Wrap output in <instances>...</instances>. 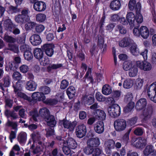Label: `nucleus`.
Returning <instances> with one entry per match:
<instances>
[{
	"mask_svg": "<svg viewBox=\"0 0 156 156\" xmlns=\"http://www.w3.org/2000/svg\"><path fill=\"white\" fill-rule=\"evenodd\" d=\"M40 116L45 119L47 125L51 127H54L56 124L54 116L50 115L48 110L45 108L41 109L39 112Z\"/></svg>",
	"mask_w": 156,
	"mask_h": 156,
	"instance_id": "nucleus-1",
	"label": "nucleus"
},
{
	"mask_svg": "<svg viewBox=\"0 0 156 156\" xmlns=\"http://www.w3.org/2000/svg\"><path fill=\"white\" fill-rule=\"evenodd\" d=\"M21 84L22 81H18L15 85H13L14 92L18 97L30 101V98L21 92L22 88Z\"/></svg>",
	"mask_w": 156,
	"mask_h": 156,
	"instance_id": "nucleus-2",
	"label": "nucleus"
},
{
	"mask_svg": "<svg viewBox=\"0 0 156 156\" xmlns=\"http://www.w3.org/2000/svg\"><path fill=\"white\" fill-rule=\"evenodd\" d=\"M108 112L111 116L113 117H117L120 114V107L118 104H113L108 107Z\"/></svg>",
	"mask_w": 156,
	"mask_h": 156,
	"instance_id": "nucleus-3",
	"label": "nucleus"
},
{
	"mask_svg": "<svg viewBox=\"0 0 156 156\" xmlns=\"http://www.w3.org/2000/svg\"><path fill=\"white\" fill-rule=\"evenodd\" d=\"M59 124L60 126H63L64 128L68 129L69 131H73L76 125V122L75 121L72 122L64 119L59 121Z\"/></svg>",
	"mask_w": 156,
	"mask_h": 156,
	"instance_id": "nucleus-4",
	"label": "nucleus"
},
{
	"mask_svg": "<svg viewBox=\"0 0 156 156\" xmlns=\"http://www.w3.org/2000/svg\"><path fill=\"white\" fill-rule=\"evenodd\" d=\"M136 65L140 70L144 71H150L152 68L151 64L145 61H137L136 62Z\"/></svg>",
	"mask_w": 156,
	"mask_h": 156,
	"instance_id": "nucleus-5",
	"label": "nucleus"
},
{
	"mask_svg": "<svg viewBox=\"0 0 156 156\" xmlns=\"http://www.w3.org/2000/svg\"><path fill=\"white\" fill-rule=\"evenodd\" d=\"M115 129L118 131H121L124 130L126 126V121L123 119L115 120L114 123Z\"/></svg>",
	"mask_w": 156,
	"mask_h": 156,
	"instance_id": "nucleus-6",
	"label": "nucleus"
},
{
	"mask_svg": "<svg viewBox=\"0 0 156 156\" xmlns=\"http://www.w3.org/2000/svg\"><path fill=\"white\" fill-rule=\"evenodd\" d=\"M147 93L151 100L156 103V82L151 85L148 89Z\"/></svg>",
	"mask_w": 156,
	"mask_h": 156,
	"instance_id": "nucleus-7",
	"label": "nucleus"
},
{
	"mask_svg": "<svg viewBox=\"0 0 156 156\" xmlns=\"http://www.w3.org/2000/svg\"><path fill=\"white\" fill-rule=\"evenodd\" d=\"M131 143L132 145L137 147L140 148L145 145L147 144L146 140L144 138H132Z\"/></svg>",
	"mask_w": 156,
	"mask_h": 156,
	"instance_id": "nucleus-8",
	"label": "nucleus"
},
{
	"mask_svg": "<svg viewBox=\"0 0 156 156\" xmlns=\"http://www.w3.org/2000/svg\"><path fill=\"white\" fill-rule=\"evenodd\" d=\"M42 49L44 50L45 54L48 56L51 57L54 53V45L52 44H46L41 47Z\"/></svg>",
	"mask_w": 156,
	"mask_h": 156,
	"instance_id": "nucleus-9",
	"label": "nucleus"
},
{
	"mask_svg": "<svg viewBox=\"0 0 156 156\" xmlns=\"http://www.w3.org/2000/svg\"><path fill=\"white\" fill-rule=\"evenodd\" d=\"M86 132V126L83 124L79 126L76 129V135L79 138H82L84 136Z\"/></svg>",
	"mask_w": 156,
	"mask_h": 156,
	"instance_id": "nucleus-10",
	"label": "nucleus"
},
{
	"mask_svg": "<svg viewBox=\"0 0 156 156\" xmlns=\"http://www.w3.org/2000/svg\"><path fill=\"white\" fill-rule=\"evenodd\" d=\"M6 125L8 126H11L13 128L15 129V131H12L9 136V139L10 140L11 142H12V139L15 138L16 137V133L17 131V125L16 123L11 122L8 121Z\"/></svg>",
	"mask_w": 156,
	"mask_h": 156,
	"instance_id": "nucleus-11",
	"label": "nucleus"
},
{
	"mask_svg": "<svg viewBox=\"0 0 156 156\" xmlns=\"http://www.w3.org/2000/svg\"><path fill=\"white\" fill-rule=\"evenodd\" d=\"M126 18L128 20L130 27L133 28L136 26L135 22V16L132 12H128L126 15Z\"/></svg>",
	"mask_w": 156,
	"mask_h": 156,
	"instance_id": "nucleus-12",
	"label": "nucleus"
},
{
	"mask_svg": "<svg viewBox=\"0 0 156 156\" xmlns=\"http://www.w3.org/2000/svg\"><path fill=\"white\" fill-rule=\"evenodd\" d=\"M34 8L36 11L41 12L44 11L46 8V5L43 2L37 1L34 3Z\"/></svg>",
	"mask_w": 156,
	"mask_h": 156,
	"instance_id": "nucleus-13",
	"label": "nucleus"
},
{
	"mask_svg": "<svg viewBox=\"0 0 156 156\" xmlns=\"http://www.w3.org/2000/svg\"><path fill=\"white\" fill-rule=\"evenodd\" d=\"M32 98L34 100L43 101L44 103L46 97L41 92H35L33 93L32 95Z\"/></svg>",
	"mask_w": 156,
	"mask_h": 156,
	"instance_id": "nucleus-14",
	"label": "nucleus"
},
{
	"mask_svg": "<svg viewBox=\"0 0 156 156\" xmlns=\"http://www.w3.org/2000/svg\"><path fill=\"white\" fill-rule=\"evenodd\" d=\"M100 143L99 139L97 137L92 138L87 141L88 146L91 147H97L100 144Z\"/></svg>",
	"mask_w": 156,
	"mask_h": 156,
	"instance_id": "nucleus-15",
	"label": "nucleus"
},
{
	"mask_svg": "<svg viewBox=\"0 0 156 156\" xmlns=\"http://www.w3.org/2000/svg\"><path fill=\"white\" fill-rule=\"evenodd\" d=\"M147 105V101L146 99L142 98L136 102L135 108L137 110H141L143 109Z\"/></svg>",
	"mask_w": 156,
	"mask_h": 156,
	"instance_id": "nucleus-16",
	"label": "nucleus"
},
{
	"mask_svg": "<svg viewBox=\"0 0 156 156\" xmlns=\"http://www.w3.org/2000/svg\"><path fill=\"white\" fill-rule=\"evenodd\" d=\"M94 129L95 131L98 134H101L103 132L104 130V123L102 121L97 122L94 125Z\"/></svg>",
	"mask_w": 156,
	"mask_h": 156,
	"instance_id": "nucleus-17",
	"label": "nucleus"
},
{
	"mask_svg": "<svg viewBox=\"0 0 156 156\" xmlns=\"http://www.w3.org/2000/svg\"><path fill=\"white\" fill-rule=\"evenodd\" d=\"M106 152L108 154L110 153V150L114 147L115 142L112 139L106 140L104 144Z\"/></svg>",
	"mask_w": 156,
	"mask_h": 156,
	"instance_id": "nucleus-18",
	"label": "nucleus"
},
{
	"mask_svg": "<svg viewBox=\"0 0 156 156\" xmlns=\"http://www.w3.org/2000/svg\"><path fill=\"white\" fill-rule=\"evenodd\" d=\"M30 40L31 43L35 46L40 44L41 42L40 37L37 34H34L31 36Z\"/></svg>",
	"mask_w": 156,
	"mask_h": 156,
	"instance_id": "nucleus-19",
	"label": "nucleus"
},
{
	"mask_svg": "<svg viewBox=\"0 0 156 156\" xmlns=\"http://www.w3.org/2000/svg\"><path fill=\"white\" fill-rule=\"evenodd\" d=\"M140 35L144 39H147L149 36V31L148 29L145 26H143L140 28Z\"/></svg>",
	"mask_w": 156,
	"mask_h": 156,
	"instance_id": "nucleus-20",
	"label": "nucleus"
},
{
	"mask_svg": "<svg viewBox=\"0 0 156 156\" xmlns=\"http://www.w3.org/2000/svg\"><path fill=\"white\" fill-rule=\"evenodd\" d=\"M133 43V40L130 38H124L119 41V45L122 47H126L129 46L131 43Z\"/></svg>",
	"mask_w": 156,
	"mask_h": 156,
	"instance_id": "nucleus-21",
	"label": "nucleus"
},
{
	"mask_svg": "<svg viewBox=\"0 0 156 156\" xmlns=\"http://www.w3.org/2000/svg\"><path fill=\"white\" fill-rule=\"evenodd\" d=\"M129 50L131 53L134 55L137 56L139 54V51L137 45L134 43H131L129 46Z\"/></svg>",
	"mask_w": 156,
	"mask_h": 156,
	"instance_id": "nucleus-22",
	"label": "nucleus"
},
{
	"mask_svg": "<svg viewBox=\"0 0 156 156\" xmlns=\"http://www.w3.org/2000/svg\"><path fill=\"white\" fill-rule=\"evenodd\" d=\"M128 6L129 9L131 10H133L135 9H137V10L139 11L141 8L140 3H137L136 5L135 0H130L129 2Z\"/></svg>",
	"mask_w": 156,
	"mask_h": 156,
	"instance_id": "nucleus-23",
	"label": "nucleus"
},
{
	"mask_svg": "<svg viewBox=\"0 0 156 156\" xmlns=\"http://www.w3.org/2000/svg\"><path fill=\"white\" fill-rule=\"evenodd\" d=\"M121 5V3L119 0H113L111 2L110 8L113 10L117 11L120 9Z\"/></svg>",
	"mask_w": 156,
	"mask_h": 156,
	"instance_id": "nucleus-24",
	"label": "nucleus"
},
{
	"mask_svg": "<svg viewBox=\"0 0 156 156\" xmlns=\"http://www.w3.org/2000/svg\"><path fill=\"white\" fill-rule=\"evenodd\" d=\"M37 84L34 81L30 80L27 82L26 85V88L30 91H34L37 88Z\"/></svg>",
	"mask_w": 156,
	"mask_h": 156,
	"instance_id": "nucleus-25",
	"label": "nucleus"
},
{
	"mask_svg": "<svg viewBox=\"0 0 156 156\" xmlns=\"http://www.w3.org/2000/svg\"><path fill=\"white\" fill-rule=\"evenodd\" d=\"M34 57L39 60H41L44 56V54L42 50L40 48H36L34 51Z\"/></svg>",
	"mask_w": 156,
	"mask_h": 156,
	"instance_id": "nucleus-26",
	"label": "nucleus"
},
{
	"mask_svg": "<svg viewBox=\"0 0 156 156\" xmlns=\"http://www.w3.org/2000/svg\"><path fill=\"white\" fill-rule=\"evenodd\" d=\"M4 27L5 30L9 31H12L14 25L11 20L9 19L6 20L4 23Z\"/></svg>",
	"mask_w": 156,
	"mask_h": 156,
	"instance_id": "nucleus-27",
	"label": "nucleus"
},
{
	"mask_svg": "<svg viewBox=\"0 0 156 156\" xmlns=\"http://www.w3.org/2000/svg\"><path fill=\"white\" fill-rule=\"evenodd\" d=\"M66 145L71 149H75L77 146V144L76 141L72 138H69L66 141Z\"/></svg>",
	"mask_w": 156,
	"mask_h": 156,
	"instance_id": "nucleus-28",
	"label": "nucleus"
},
{
	"mask_svg": "<svg viewBox=\"0 0 156 156\" xmlns=\"http://www.w3.org/2000/svg\"><path fill=\"white\" fill-rule=\"evenodd\" d=\"M138 72V69L136 63L135 65H133L132 68L129 70V75L130 77H135L137 75Z\"/></svg>",
	"mask_w": 156,
	"mask_h": 156,
	"instance_id": "nucleus-29",
	"label": "nucleus"
},
{
	"mask_svg": "<svg viewBox=\"0 0 156 156\" xmlns=\"http://www.w3.org/2000/svg\"><path fill=\"white\" fill-rule=\"evenodd\" d=\"M27 139V134L24 132H21L18 136V140L20 144L25 143Z\"/></svg>",
	"mask_w": 156,
	"mask_h": 156,
	"instance_id": "nucleus-30",
	"label": "nucleus"
},
{
	"mask_svg": "<svg viewBox=\"0 0 156 156\" xmlns=\"http://www.w3.org/2000/svg\"><path fill=\"white\" fill-rule=\"evenodd\" d=\"M112 92L111 87L108 85H105L103 86L102 90V92L103 94L108 95L110 94Z\"/></svg>",
	"mask_w": 156,
	"mask_h": 156,
	"instance_id": "nucleus-31",
	"label": "nucleus"
},
{
	"mask_svg": "<svg viewBox=\"0 0 156 156\" xmlns=\"http://www.w3.org/2000/svg\"><path fill=\"white\" fill-rule=\"evenodd\" d=\"M67 94L70 99L73 97L75 94V89L74 87L73 86L69 87L67 89L66 91Z\"/></svg>",
	"mask_w": 156,
	"mask_h": 156,
	"instance_id": "nucleus-32",
	"label": "nucleus"
},
{
	"mask_svg": "<svg viewBox=\"0 0 156 156\" xmlns=\"http://www.w3.org/2000/svg\"><path fill=\"white\" fill-rule=\"evenodd\" d=\"M16 64L13 61H11L9 62L8 64L5 66V70L6 71H9V69L12 70H15L17 67L16 66Z\"/></svg>",
	"mask_w": 156,
	"mask_h": 156,
	"instance_id": "nucleus-33",
	"label": "nucleus"
},
{
	"mask_svg": "<svg viewBox=\"0 0 156 156\" xmlns=\"http://www.w3.org/2000/svg\"><path fill=\"white\" fill-rule=\"evenodd\" d=\"M96 116L102 120H105L106 118V115L105 112L101 110L97 109L96 112Z\"/></svg>",
	"mask_w": 156,
	"mask_h": 156,
	"instance_id": "nucleus-34",
	"label": "nucleus"
},
{
	"mask_svg": "<svg viewBox=\"0 0 156 156\" xmlns=\"http://www.w3.org/2000/svg\"><path fill=\"white\" fill-rule=\"evenodd\" d=\"M133 84V81L130 79H127L125 80L123 84V87L126 89H129L131 87Z\"/></svg>",
	"mask_w": 156,
	"mask_h": 156,
	"instance_id": "nucleus-35",
	"label": "nucleus"
},
{
	"mask_svg": "<svg viewBox=\"0 0 156 156\" xmlns=\"http://www.w3.org/2000/svg\"><path fill=\"white\" fill-rule=\"evenodd\" d=\"M143 20V17L141 13L137 12L135 15V22L136 25L137 24H140L142 23Z\"/></svg>",
	"mask_w": 156,
	"mask_h": 156,
	"instance_id": "nucleus-36",
	"label": "nucleus"
},
{
	"mask_svg": "<svg viewBox=\"0 0 156 156\" xmlns=\"http://www.w3.org/2000/svg\"><path fill=\"white\" fill-rule=\"evenodd\" d=\"M29 115L31 116L30 120H33L35 121H37L38 116L37 112L36 110L30 111L29 113Z\"/></svg>",
	"mask_w": 156,
	"mask_h": 156,
	"instance_id": "nucleus-37",
	"label": "nucleus"
},
{
	"mask_svg": "<svg viewBox=\"0 0 156 156\" xmlns=\"http://www.w3.org/2000/svg\"><path fill=\"white\" fill-rule=\"evenodd\" d=\"M133 66V65L131 61H126L123 63V68L124 70L128 71L132 68Z\"/></svg>",
	"mask_w": 156,
	"mask_h": 156,
	"instance_id": "nucleus-38",
	"label": "nucleus"
},
{
	"mask_svg": "<svg viewBox=\"0 0 156 156\" xmlns=\"http://www.w3.org/2000/svg\"><path fill=\"white\" fill-rule=\"evenodd\" d=\"M154 151L153 146L152 145L147 146L144 151L145 155L148 156Z\"/></svg>",
	"mask_w": 156,
	"mask_h": 156,
	"instance_id": "nucleus-39",
	"label": "nucleus"
},
{
	"mask_svg": "<svg viewBox=\"0 0 156 156\" xmlns=\"http://www.w3.org/2000/svg\"><path fill=\"white\" fill-rule=\"evenodd\" d=\"M46 15L43 13H38L36 16V20L39 22H42L46 19Z\"/></svg>",
	"mask_w": 156,
	"mask_h": 156,
	"instance_id": "nucleus-40",
	"label": "nucleus"
},
{
	"mask_svg": "<svg viewBox=\"0 0 156 156\" xmlns=\"http://www.w3.org/2000/svg\"><path fill=\"white\" fill-rule=\"evenodd\" d=\"M134 103L133 102H130L124 109V111L126 113L130 112L133 108Z\"/></svg>",
	"mask_w": 156,
	"mask_h": 156,
	"instance_id": "nucleus-41",
	"label": "nucleus"
},
{
	"mask_svg": "<svg viewBox=\"0 0 156 156\" xmlns=\"http://www.w3.org/2000/svg\"><path fill=\"white\" fill-rule=\"evenodd\" d=\"M131 130V129H130L123 136L121 141L125 144H127L129 142V135L130 132Z\"/></svg>",
	"mask_w": 156,
	"mask_h": 156,
	"instance_id": "nucleus-42",
	"label": "nucleus"
},
{
	"mask_svg": "<svg viewBox=\"0 0 156 156\" xmlns=\"http://www.w3.org/2000/svg\"><path fill=\"white\" fill-rule=\"evenodd\" d=\"M20 147L18 144H15L12 148V150L10 153V156H15V154L14 151H17V154H19L18 152L20 150Z\"/></svg>",
	"mask_w": 156,
	"mask_h": 156,
	"instance_id": "nucleus-43",
	"label": "nucleus"
},
{
	"mask_svg": "<svg viewBox=\"0 0 156 156\" xmlns=\"http://www.w3.org/2000/svg\"><path fill=\"white\" fill-rule=\"evenodd\" d=\"M8 46L9 48L8 49L16 53H19V51L18 46L14 44H8Z\"/></svg>",
	"mask_w": 156,
	"mask_h": 156,
	"instance_id": "nucleus-44",
	"label": "nucleus"
},
{
	"mask_svg": "<svg viewBox=\"0 0 156 156\" xmlns=\"http://www.w3.org/2000/svg\"><path fill=\"white\" fill-rule=\"evenodd\" d=\"M39 90L44 95L49 94L51 91V89L48 87L44 86L41 87L39 88Z\"/></svg>",
	"mask_w": 156,
	"mask_h": 156,
	"instance_id": "nucleus-45",
	"label": "nucleus"
},
{
	"mask_svg": "<svg viewBox=\"0 0 156 156\" xmlns=\"http://www.w3.org/2000/svg\"><path fill=\"white\" fill-rule=\"evenodd\" d=\"M143 110L142 115L145 117H147L150 115L152 112V108L151 107L144 108Z\"/></svg>",
	"mask_w": 156,
	"mask_h": 156,
	"instance_id": "nucleus-46",
	"label": "nucleus"
},
{
	"mask_svg": "<svg viewBox=\"0 0 156 156\" xmlns=\"http://www.w3.org/2000/svg\"><path fill=\"white\" fill-rule=\"evenodd\" d=\"M143 80L142 79L138 78L136 80L135 82V88L136 89H140L143 86Z\"/></svg>",
	"mask_w": 156,
	"mask_h": 156,
	"instance_id": "nucleus-47",
	"label": "nucleus"
},
{
	"mask_svg": "<svg viewBox=\"0 0 156 156\" xmlns=\"http://www.w3.org/2000/svg\"><path fill=\"white\" fill-rule=\"evenodd\" d=\"M13 79L14 80L18 81H21L22 77L21 74L18 72H15L13 73L12 75Z\"/></svg>",
	"mask_w": 156,
	"mask_h": 156,
	"instance_id": "nucleus-48",
	"label": "nucleus"
},
{
	"mask_svg": "<svg viewBox=\"0 0 156 156\" xmlns=\"http://www.w3.org/2000/svg\"><path fill=\"white\" fill-rule=\"evenodd\" d=\"M24 56L25 59L28 61L31 60L33 58V55L30 50L25 51L24 54Z\"/></svg>",
	"mask_w": 156,
	"mask_h": 156,
	"instance_id": "nucleus-49",
	"label": "nucleus"
},
{
	"mask_svg": "<svg viewBox=\"0 0 156 156\" xmlns=\"http://www.w3.org/2000/svg\"><path fill=\"white\" fill-rule=\"evenodd\" d=\"M20 11V9L12 5L9 7V9L8 10V12L9 14L16 13L19 12Z\"/></svg>",
	"mask_w": 156,
	"mask_h": 156,
	"instance_id": "nucleus-50",
	"label": "nucleus"
},
{
	"mask_svg": "<svg viewBox=\"0 0 156 156\" xmlns=\"http://www.w3.org/2000/svg\"><path fill=\"white\" fill-rule=\"evenodd\" d=\"M36 25L35 22L30 21L27 22L25 25V28L26 30H28L33 28Z\"/></svg>",
	"mask_w": 156,
	"mask_h": 156,
	"instance_id": "nucleus-51",
	"label": "nucleus"
},
{
	"mask_svg": "<svg viewBox=\"0 0 156 156\" xmlns=\"http://www.w3.org/2000/svg\"><path fill=\"white\" fill-rule=\"evenodd\" d=\"M15 20L16 22L18 23H22L26 20L21 15V14H19L15 16Z\"/></svg>",
	"mask_w": 156,
	"mask_h": 156,
	"instance_id": "nucleus-52",
	"label": "nucleus"
},
{
	"mask_svg": "<svg viewBox=\"0 0 156 156\" xmlns=\"http://www.w3.org/2000/svg\"><path fill=\"white\" fill-rule=\"evenodd\" d=\"M96 98L99 101H104L106 100V98L103 96L100 92L96 93Z\"/></svg>",
	"mask_w": 156,
	"mask_h": 156,
	"instance_id": "nucleus-53",
	"label": "nucleus"
},
{
	"mask_svg": "<svg viewBox=\"0 0 156 156\" xmlns=\"http://www.w3.org/2000/svg\"><path fill=\"white\" fill-rule=\"evenodd\" d=\"M38 144L33 151V152L34 154L37 153L42 151L44 148V147L42 145L41 142H39Z\"/></svg>",
	"mask_w": 156,
	"mask_h": 156,
	"instance_id": "nucleus-54",
	"label": "nucleus"
},
{
	"mask_svg": "<svg viewBox=\"0 0 156 156\" xmlns=\"http://www.w3.org/2000/svg\"><path fill=\"white\" fill-rule=\"evenodd\" d=\"M29 12L30 11L29 10L27 9H24L22 10L21 15L26 20L29 18L28 14Z\"/></svg>",
	"mask_w": 156,
	"mask_h": 156,
	"instance_id": "nucleus-55",
	"label": "nucleus"
},
{
	"mask_svg": "<svg viewBox=\"0 0 156 156\" xmlns=\"http://www.w3.org/2000/svg\"><path fill=\"white\" fill-rule=\"evenodd\" d=\"M20 71L23 73H26L29 70V67L26 65H23L20 67Z\"/></svg>",
	"mask_w": 156,
	"mask_h": 156,
	"instance_id": "nucleus-56",
	"label": "nucleus"
},
{
	"mask_svg": "<svg viewBox=\"0 0 156 156\" xmlns=\"http://www.w3.org/2000/svg\"><path fill=\"white\" fill-rule=\"evenodd\" d=\"M40 63L41 65L45 66L49 64V61L48 58L47 57L42 58L39 60Z\"/></svg>",
	"mask_w": 156,
	"mask_h": 156,
	"instance_id": "nucleus-57",
	"label": "nucleus"
},
{
	"mask_svg": "<svg viewBox=\"0 0 156 156\" xmlns=\"http://www.w3.org/2000/svg\"><path fill=\"white\" fill-rule=\"evenodd\" d=\"M133 98V95L132 93L129 92L127 93L125 98V101L126 102H129V103L132 102Z\"/></svg>",
	"mask_w": 156,
	"mask_h": 156,
	"instance_id": "nucleus-58",
	"label": "nucleus"
},
{
	"mask_svg": "<svg viewBox=\"0 0 156 156\" xmlns=\"http://www.w3.org/2000/svg\"><path fill=\"white\" fill-rule=\"evenodd\" d=\"M4 39L5 41L9 42L14 43L16 41L14 38L7 35H5Z\"/></svg>",
	"mask_w": 156,
	"mask_h": 156,
	"instance_id": "nucleus-59",
	"label": "nucleus"
},
{
	"mask_svg": "<svg viewBox=\"0 0 156 156\" xmlns=\"http://www.w3.org/2000/svg\"><path fill=\"white\" fill-rule=\"evenodd\" d=\"M118 30L119 31V32L122 34H125L126 32V30L125 28L123 26L121 25H119L116 27Z\"/></svg>",
	"mask_w": 156,
	"mask_h": 156,
	"instance_id": "nucleus-60",
	"label": "nucleus"
},
{
	"mask_svg": "<svg viewBox=\"0 0 156 156\" xmlns=\"http://www.w3.org/2000/svg\"><path fill=\"white\" fill-rule=\"evenodd\" d=\"M30 48L29 46L26 44H24L21 45L20 47V50L21 51L25 52L30 50Z\"/></svg>",
	"mask_w": 156,
	"mask_h": 156,
	"instance_id": "nucleus-61",
	"label": "nucleus"
},
{
	"mask_svg": "<svg viewBox=\"0 0 156 156\" xmlns=\"http://www.w3.org/2000/svg\"><path fill=\"white\" fill-rule=\"evenodd\" d=\"M119 22L123 25H126L129 23L126 18L124 17H121L119 18Z\"/></svg>",
	"mask_w": 156,
	"mask_h": 156,
	"instance_id": "nucleus-62",
	"label": "nucleus"
},
{
	"mask_svg": "<svg viewBox=\"0 0 156 156\" xmlns=\"http://www.w3.org/2000/svg\"><path fill=\"white\" fill-rule=\"evenodd\" d=\"M69 85V82L66 80H63L61 82L60 87L62 89H64Z\"/></svg>",
	"mask_w": 156,
	"mask_h": 156,
	"instance_id": "nucleus-63",
	"label": "nucleus"
},
{
	"mask_svg": "<svg viewBox=\"0 0 156 156\" xmlns=\"http://www.w3.org/2000/svg\"><path fill=\"white\" fill-rule=\"evenodd\" d=\"M151 62L153 64H156V52H152L151 55Z\"/></svg>",
	"mask_w": 156,
	"mask_h": 156,
	"instance_id": "nucleus-64",
	"label": "nucleus"
}]
</instances>
